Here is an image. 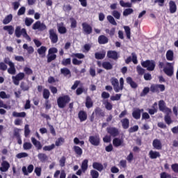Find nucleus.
<instances>
[{"instance_id": "obj_1", "label": "nucleus", "mask_w": 178, "mask_h": 178, "mask_svg": "<svg viewBox=\"0 0 178 178\" xmlns=\"http://www.w3.org/2000/svg\"><path fill=\"white\" fill-rule=\"evenodd\" d=\"M111 85L114 88V91L116 92H119V91H122L124 87V79L122 77L120 79V86H119V80L116 77H111L110 79Z\"/></svg>"}, {"instance_id": "obj_2", "label": "nucleus", "mask_w": 178, "mask_h": 178, "mask_svg": "<svg viewBox=\"0 0 178 178\" xmlns=\"http://www.w3.org/2000/svg\"><path fill=\"white\" fill-rule=\"evenodd\" d=\"M15 35L17 37V38H20L22 35L24 37V38H26L28 41H31V38L27 34V31H26V29H22V26H17L15 28Z\"/></svg>"}, {"instance_id": "obj_3", "label": "nucleus", "mask_w": 178, "mask_h": 178, "mask_svg": "<svg viewBox=\"0 0 178 178\" xmlns=\"http://www.w3.org/2000/svg\"><path fill=\"white\" fill-rule=\"evenodd\" d=\"M69 102H70V97L67 95L60 96L57 99V105L60 109L65 108Z\"/></svg>"}, {"instance_id": "obj_4", "label": "nucleus", "mask_w": 178, "mask_h": 178, "mask_svg": "<svg viewBox=\"0 0 178 178\" xmlns=\"http://www.w3.org/2000/svg\"><path fill=\"white\" fill-rule=\"evenodd\" d=\"M141 66H143V67H147V70H149V72H152L155 70V61L151 60L142 61Z\"/></svg>"}, {"instance_id": "obj_5", "label": "nucleus", "mask_w": 178, "mask_h": 178, "mask_svg": "<svg viewBox=\"0 0 178 178\" xmlns=\"http://www.w3.org/2000/svg\"><path fill=\"white\" fill-rule=\"evenodd\" d=\"M159 109L160 112H163V113H172V109L166 106V103L163 100L159 101Z\"/></svg>"}, {"instance_id": "obj_6", "label": "nucleus", "mask_w": 178, "mask_h": 178, "mask_svg": "<svg viewBox=\"0 0 178 178\" xmlns=\"http://www.w3.org/2000/svg\"><path fill=\"white\" fill-rule=\"evenodd\" d=\"M159 90L161 92L165 91V85L163 84H152L150 86L151 92L159 94Z\"/></svg>"}, {"instance_id": "obj_7", "label": "nucleus", "mask_w": 178, "mask_h": 178, "mask_svg": "<svg viewBox=\"0 0 178 178\" xmlns=\"http://www.w3.org/2000/svg\"><path fill=\"white\" fill-rule=\"evenodd\" d=\"M89 143L91 144V145L98 147V145L101 144V138H99V135L89 136Z\"/></svg>"}, {"instance_id": "obj_8", "label": "nucleus", "mask_w": 178, "mask_h": 178, "mask_svg": "<svg viewBox=\"0 0 178 178\" xmlns=\"http://www.w3.org/2000/svg\"><path fill=\"white\" fill-rule=\"evenodd\" d=\"M25 76L24 72H19L15 76H12L13 82L15 86H19V84H20V81L24 79Z\"/></svg>"}, {"instance_id": "obj_9", "label": "nucleus", "mask_w": 178, "mask_h": 178, "mask_svg": "<svg viewBox=\"0 0 178 178\" xmlns=\"http://www.w3.org/2000/svg\"><path fill=\"white\" fill-rule=\"evenodd\" d=\"M49 38L51 40V44H56L58 40V34L56 33V31L54 29H51L49 31Z\"/></svg>"}, {"instance_id": "obj_10", "label": "nucleus", "mask_w": 178, "mask_h": 178, "mask_svg": "<svg viewBox=\"0 0 178 178\" xmlns=\"http://www.w3.org/2000/svg\"><path fill=\"white\" fill-rule=\"evenodd\" d=\"M82 30L83 34H86V35H90V34H92V26L90 25V24L87 22L82 23Z\"/></svg>"}, {"instance_id": "obj_11", "label": "nucleus", "mask_w": 178, "mask_h": 178, "mask_svg": "<svg viewBox=\"0 0 178 178\" xmlns=\"http://www.w3.org/2000/svg\"><path fill=\"white\" fill-rule=\"evenodd\" d=\"M106 131L111 137H118L120 134L119 129L116 127H109L106 128Z\"/></svg>"}, {"instance_id": "obj_12", "label": "nucleus", "mask_w": 178, "mask_h": 178, "mask_svg": "<svg viewBox=\"0 0 178 178\" xmlns=\"http://www.w3.org/2000/svg\"><path fill=\"white\" fill-rule=\"evenodd\" d=\"M33 30H39L40 31H44L47 30V26L44 23H41L40 21L35 22L32 26Z\"/></svg>"}, {"instance_id": "obj_13", "label": "nucleus", "mask_w": 178, "mask_h": 178, "mask_svg": "<svg viewBox=\"0 0 178 178\" xmlns=\"http://www.w3.org/2000/svg\"><path fill=\"white\" fill-rule=\"evenodd\" d=\"M166 66H168V67H164L163 72L167 76H169V77H172L174 73L173 65L171 63H167Z\"/></svg>"}, {"instance_id": "obj_14", "label": "nucleus", "mask_w": 178, "mask_h": 178, "mask_svg": "<svg viewBox=\"0 0 178 178\" xmlns=\"http://www.w3.org/2000/svg\"><path fill=\"white\" fill-rule=\"evenodd\" d=\"M107 58L113 60H118L119 59V54L115 50H109L107 51Z\"/></svg>"}, {"instance_id": "obj_15", "label": "nucleus", "mask_w": 178, "mask_h": 178, "mask_svg": "<svg viewBox=\"0 0 178 178\" xmlns=\"http://www.w3.org/2000/svg\"><path fill=\"white\" fill-rule=\"evenodd\" d=\"M31 140L32 144L36 148L37 151H40V149H42V145L41 144V142H40V140H38L34 137H31Z\"/></svg>"}, {"instance_id": "obj_16", "label": "nucleus", "mask_w": 178, "mask_h": 178, "mask_svg": "<svg viewBox=\"0 0 178 178\" xmlns=\"http://www.w3.org/2000/svg\"><path fill=\"white\" fill-rule=\"evenodd\" d=\"M141 112H144V109L136 108L135 110H134L132 112V116L134 119H136V120H138V119H140Z\"/></svg>"}, {"instance_id": "obj_17", "label": "nucleus", "mask_w": 178, "mask_h": 178, "mask_svg": "<svg viewBox=\"0 0 178 178\" xmlns=\"http://www.w3.org/2000/svg\"><path fill=\"white\" fill-rule=\"evenodd\" d=\"M124 144V140L123 139H120L119 138H115L113 140V145L115 147L118 148V147L123 146Z\"/></svg>"}, {"instance_id": "obj_18", "label": "nucleus", "mask_w": 178, "mask_h": 178, "mask_svg": "<svg viewBox=\"0 0 178 178\" xmlns=\"http://www.w3.org/2000/svg\"><path fill=\"white\" fill-rule=\"evenodd\" d=\"M9 168H10V164L7 161H3L1 163V167H0V170L1 172H8L9 170Z\"/></svg>"}, {"instance_id": "obj_19", "label": "nucleus", "mask_w": 178, "mask_h": 178, "mask_svg": "<svg viewBox=\"0 0 178 178\" xmlns=\"http://www.w3.org/2000/svg\"><path fill=\"white\" fill-rule=\"evenodd\" d=\"M78 118L80 122H86L87 120V113L84 111H80L78 113Z\"/></svg>"}, {"instance_id": "obj_20", "label": "nucleus", "mask_w": 178, "mask_h": 178, "mask_svg": "<svg viewBox=\"0 0 178 178\" xmlns=\"http://www.w3.org/2000/svg\"><path fill=\"white\" fill-rule=\"evenodd\" d=\"M149 156L150 159H156L157 158H161V153H159V152L150 150L149 152Z\"/></svg>"}, {"instance_id": "obj_21", "label": "nucleus", "mask_w": 178, "mask_h": 178, "mask_svg": "<svg viewBox=\"0 0 178 178\" xmlns=\"http://www.w3.org/2000/svg\"><path fill=\"white\" fill-rule=\"evenodd\" d=\"M98 42L100 45H104L105 44H108L109 42V39L104 35H101L98 38Z\"/></svg>"}, {"instance_id": "obj_22", "label": "nucleus", "mask_w": 178, "mask_h": 178, "mask_svg": "<svg viewBox=\"0 0 178 178\" xmlns=\"http://www.w3.org/2000/svg\"><path fill=\"white\" fill-rule=\"evenodd\" d=\"M20 129H15L14 130V137H16L17 141L19 145H22V137L20 136Z\"/></svg>"}, {"instance_id": "obj_23", "label": "nucleus", "mask_w": 178, "mask_h": 178, "mask_svg": "<svg viewBox=\"0 0 178 178\" xmlns=\"http://www.w3.org/2000/svg\"><path fill=\"white\" fill-rule=\"evenodd\" d=\"M152 146L154 149H162V143L159 139H154L152 142Z\"/></svg>"}, {"instance_id": "obj_24", "label": "nucleus", "mask_w": 178, "mask_h": 178, "mask_svg": "<svg viewBox=\"0 0 178 178\" xmlns=\"http://www.w3.org/2000/svg\"><path fill=\"white\" fill-rule=\"evenodd\" d=\"M47 47L45 46H41L40 48L37 49V52L40 56H42V58L45 57V54H47Z\"/></svg>"}, {"instance_id": "obj_25", "label": "nucleus", "mask_w": 178, "mask_h": 178, "mask_svg": "<svg viewBox=\"0 0 178 178\" xmlns=\"http://www.w3.org/2000/svg\"><path fill=\"white\" fill-rule=\"evenodd\" d=\"M120 122L122 124V128L124 130H127L130 126V120H129L128 118H123L120 120Z\"/></svg>"}, {"instance_id": "obj_26", "label": "nucleus", "mask_w": 178, "mask_h": 178, "mask_svg": "<svg viewBox=\"0 0 178 178\" xmlns=\"http://www.w3.org/2000/svg\"><path fill=\"white\" fill-rule=\"evenodd\" d=\"M85 105L88 109H90L94 106V102L90 96L86 97Z\"/></svg>"}, {"instance_id": "obj_27", "label": "nucleus", "mask_w": 178, "mask_h": 178, "mask_svg": "<svg viewBox=\"0 0 178 178\" xmlns=\"http://www.w3.org/2000/svg\"><path fill=\"white\" fill-rule=\"evenodd\" d=\"M92 168L93 169L98 170V172H102L104 170V165L99 162H94L92 163Z\"/></svg>"}, {"instance_id": "obj_28", "label": "nucleus", "mask_w": 178, "mask_h": 178, "mask_svg": "<svg viewBox=\"0 0 178 178\" xmlns=\"http://www.w3.org/2000/svg\"><path fill=\"white\" fill-rule=\"evenodd\" d=\"M170 6V13H176L177 10V6H176V3L173 1H170L169 3Z\"/></svg>"}, {"instance_id": "obj_29", "label": "nucleus", "mask_w": 178, "mask_h": 178, "mask_svg": "<svg viewBox=\"0 0 178 178\" xmlns=\"http://www.w3.org/2000/svg\"><path fill=\"white\" fill-rule=\"evenodd\" d=\"M127 84H129L131 88H137V87H138V85L137 84V83L133 81V79L130 76H128L127 78Z\"/></svg>"}, {"instance_id": "obj_30", "label": "nucleus", "mask_w": 178, "mask_h": 178, "mask_svg": "<svg viewBox=\"0 0 178 178\" xmlns=\"http://www.w3.org/2000/svg\"><path fill=\"white\" fill-rule=\"evenodd\" d=\"M3 30L8 31L10 35H12L15 33V28L12 25H7L3 26Z\"/></svg>"}, {"instance_id": "obj_31", "label": "nucleus", "mask_w": 178, "mask_h": 178, "mask_svg": "<svg viewBox=\"0 0 178 178\" xmlns=\"http://www.w3.org/2000/svg\"><path fill=\"white\" fill-rule=\"evenodd\" d=\"M102 66L106 70H112V69H113V65L108 61L103 62Z\"/></svg>"}, {"instance_id": "obj_32", "label": "nucleus", "mask_w": 178, "mask_h": 178, "mask_svg": "<svg viewBox=\"0 0 178 178\" xmlns=\"http://www.w3.org/2000/svg\"><path fill=\"white\" fill-rule=\"evenodd\" d=\"M106 55V52L105 51H103L102 52H96L95 54V59L102 60L105 58Z\"/></svg>"}, {"instance_id": "obj_33", "label": "nucleus", "mask_w": 178, "mask_h": 178, "mask_svg": "<svg viewBox=\"0 0 178 178\" xmlns=\"http://www.w3.org/2000/svg\"><path fill=\"white\" fill-rule=\"evenodd\" d=\"M94 113H95L96 116H101L102 118L105 117V112L102 111V109H101L99 107H97L95 109Z\"/></svg>"}, {"instance_id": "obj_34", "label": "nucleus", "mask_w": 178, "mask_h": 178, "mask_svg": "<svg viewBox=\"0 0 178 178\" xmlns=\"http://www.w3.org/2000/svg\"><path fill=\"white\" fill-rule=\"evenodd\" d=\"M165 56H166L167 60L172 61L175 58V53H173V51L172 50H168L166 52Z\"/></svg>"}, {"instance_id": "obj_35", "label": "nucleus", "mask_w": 178, "mask_h": 178, "mask_svg": "<svg viewBox=\"0 0 178 178\" xmlns=\"http://www.w3.org/2000/svg\"><path fill=\"white\" fill-rule=\"evenodd\" d=\"M73 150L78 156H81L83 155V149H81V147L74 146Z\"/></svg>"}, {"instance_id": "obj_36", "label": "nucleus", "mask_w": 178, "mask_h": 178, "mask_svg": "<svg viewBox=\"0 0 178 178\" xmlns=\"http://www.w3.org/2000/svg\"><path fill=\"white\" fill-rule=\"evenodd\" d=\"M60 73L61 74H63L66 77V76H70V77L72 76V72H70V70L68 68L64 67L60 69Z\"/></svg>"}, {"instance_id": "obj_37", "label": "nucleus", "mask_w": 178, "mask_h": 178, "mask_svg": "<svg viewBox=\"0 0 178 178\" xmlns=\"http://www.w3.org/2000/svg\"><path fill=\"white\" fill-rule=\"evenodd\" d=\"M38 158L39 161H40V162H42V163L48 160V156H47V154L44 153H39L38 154Z\"/></svg>"}, {"instance_id": "obj_38", "label": "nucleus", "mask_w": 178, "mask_h": 178, "mask_svg": "<svg viewBox=\"0 0 178 178\" xmlns=\"http://www.w3.org/2000/svg\"><path fill=\"white\" fill-rule=\"evenodd\" d=\"M13 19V15L12 14H9L8 15L6 16L4 19L3 20V24H9L12 19Z\"/></svg>"}, {"instance_id": "obj_39", "label": "nucleus", "mask_w": 178, "mask_h": 178, "mask_svg": "<svg viewBox=\"0 0 178 178\" xmlns=\"http://www.w3.org/2000/svg\"><path fill=\"white\" fill-rule=\"evenodd\" d=\"M105 32L106 33V34H108L110 35V37H113V35H115V33H116V28L115 27H113L110 29H105Z\"/></svg>"}, {"instance_id": "obj_40", "label": "nucleus", "mask_w": 178, "mask_h": 178, "mask_svg": "<svg viewBox=\"0 0 178 178\" xmlns=\"http://www.w3.org/2000/svg\"><path fill=\"white\" fill-rule=\"evenodd\" d=\"M26 112H21V113H17V111H13V118H26Z\"/></svg>"}, {"instance_id": "obj_41", "label": "nucleus", "mask_w": 178, "mask_h": 178, "mask_svg": "<svg viewBox=\"0 0 178 178\" xmlns=\"http://www.w3.org/2000/svg\"><path fill=\"white\" fill-rule=\"evenodd\" d=\"M170 113H165L164 116V120L167 124H172L173 123V120H172V118H170Z\"/></svg>"}, {"instance_id": "obj_42", "label": "nucleus", "mask_w": 178, "mask_h": 178, "mask_svg": "<svg viewBox=\"0 0 178 178\" xmlns=\"http://www.w3.org/2000/svg\"><path fill=\"white\" fill-rule=\"evenodd\" d=\"M42 95H43V98L44 99H46V101L48 100L49 99L50 95H51V92H49V90H48L47 88H44L43 90Z\"/></svg>"}, {"instance_id": "obj_43", "label": "nucleus", "mask_w": 178, "mask_h": 178, "mask_svg": "<svg viewBox=\"0 0 178 178\" xmlns=\"http://www.w3.org/2000/svg\"><path fill=\"white\" fill-rule=\"evenodd\" d=\"M81 168L83 172H86V170H87V169H88V159H85L82 162Z\"/></svg>"}, {"instance_id": "obj_44", "label": "nucleus", "mask_w": 178, "mask_h": 178, "mask_svg": "<svg viewBox=\"0 0 178 178\" xmlns=\"http://www.w3.org/2000/svg\"><path fill=\"white\" fill-rule=\"evenodd\" d=\"M10 67L8 69V73L9 74H16V67H15V63L9 65Z\"/></svg>"}, {"instance_id": "obj_45", "label": "nucleus", "mask_w": 178, "mask_h": 178, "mask_svg": "<svg viewBox=\"0 0 178 178\" xmlns=\"http://www.w3.org/2000/svg\"><path fill=\"white\" fill-rule=\"evenodd\" d=\"M65 143V138L63 137L58 138L55 143L56 147H60L63 144Z\"/></svg>"}, {"instance_id": "obj_46", "label": "nucleus", "mask_w": 178, "mask_h": 178, "mask_svg": "<svg viewBox=\"0 0 178 178\" xmlns=\"http://www.w3.org/2000/svg\"><path fill=\"white\" fill-rule=\"evenodd\" d=\"M124 31H125V33L127 35V38L128 40H130V38H131V32L130 31V27L125 26H124Z\"/></svg>"}, {"instance_id": "obj_47", "label": "nucleus", "mask_w": 178, "mask_h": 178, "mask_svg": "<svg viewBox=\"0 0 178 178\" xmlns=\"http://www.w3.org/2000/svg\"><path fill=\"white\" fill-rule=\"evenodd\" d=\"M107 20L109 22V23H111V24H113V26H118V23L112 15H108Z\"/></svg>"}, {"instance_id": "obj_48", "label": "nucleus", "mask_w": 178, "mask_h": 178, "mask_svg": "<svg viewBox=\"0 0 178 178\" xmlns=\"http://www.w3.org/2000/svg\"><path fill=\"white\" fill-rule=\"evenodd\" d=\"M23 148L25 151L31 149V148H33V144H31L30 142H25L23 145Z\"/></svg>"}, {"instance_id": "obj_49", "label": "nucleus", "mask_w": 178, "mask_h": 178, "mask_svg": "<svg viewBox=\"0 0 178 178\" xmlns=\"http://www.w3.org/2000/svg\"><path fill=\"white\" fill-rule=\"evenodd\" d=\"M111 15L117 20H120V19L121 14H120V13L119 11H118L116 10H114L112 11Z\"/></svg>"}, {"instance_id": "obj_50", "label": "nucleus", "mask_w": 178, "mask_h": 178, "mask_svg": "<svg viewBox=\"0 0 178 178\" xmlns=\"http://www.w3.org/2000/svg\"><path fill=\"white\" fill-rule=\"evenodd\" d=\"M20 88L22 91H29L30 90V86L27 85L25 82L22 81L20 84Z\"/></svg>"}, {"instance_id": "obj_51", "label": "nucleus", "mask_w": 178, "mask_h": 178, "mask_svg": "<svg viewBox=\"0 0 178 178\" xmlns=\"http://www.w3.org/2000/svg\"><path fill=\"white\" fill-rule=\"evenodd\" d=\"M55 59H56V54H47V63H51Z\"/></svg>"}, {"instance_id": "obj_52", "label": "nucleus", "mask_w": 178, "mask_h": 178, "mask_svg": "<svg viewBox=\"0 0 178 178\" xmlns=\"http://www.w3.org/2000/svg\"><path fill=\"white\" fill-rule=\"evenodd\" d=\"M61 64L63 66H67V65H72V59L70 58L63 59Z\"/></svg>"}, {"instance_id": "obj_53", "label": "nucleus", "mask_w": 178, "mask_h": 178, "mask_svg": "<svg viewBox=\"0 0 178 178\" xmlns=\"http://www.w3.org/2000/svg\"><path fill=\"white\" fill-rule=\"evenodd\" d=\"M133 12H134V10H133V8H126L124 11H123V16L127 17L129 16V15H131V13H133Z\"/></svg>"}, {"instance_id": "obj_54", "label": "nucleus", "mask_w": 178, "mask_h": 178, "mask_svg": "<svg viewBox=\"0 0 178 178\" xmlns=\"http://www.w3.org/2000/svg\"><path fill=\"white\" fill-rule=\"evenodd\" d=\"M136 72H138V74H139L140 76H143V74L145 73V70L141 67V66L138 65L136 67Z\"/></svg>"}, {"instance_id": "obj_55", "label": "nucleus", "mask_w": 178, "mask_h": 178, "mask_svg": "<svg viewBox=\"0 0 178 178\" xmlns=\"http://www.w3.org/2000/svg\"><path fill=\"white\" fill-rule=\"evenodd\" d=\"M90 176L92 177V178H98L99 177V172H98V171L95 170H92L90 171Z\"/></svg>"}, {"instance_id": "obj_56", "label": "nucleus", "mask_w": 178, "mask_h": 178, "mask_svg": "<svg viewBox=\"0 0 178 178\" xmlns=\"http://www.w3.org/2000/svg\"><path fill=\"white\" fill-rule=\"evenodd\" d=\"M70 20L71 22V29H76V27H77V21H76V19L73 17H71Z\"/></svg>"}, {"instance_id": "obj_57", "label": "nucleus", "mask_w": 178, "mask_h": 178, "mask_svg": "<svg viewBox=\"0 0 178 178\" xmlns=\"http://www.w3.org/2000/svg\"><path fill=\"white\" fill-rule=\"evenodd\" d=\"M52 149H55V144H51V145L43 147V151H52Z\"/></svg>"}, {"instance_id": "obj_58", "label": "nucleus", "mask_w": 178, "mask_h": 178, "mask_svg": "<svg viewBox=\"0 0 178 178\" xmlns=\"http://www.w3.org/2000/svg\"><path fill=\"white\" fill-rule=\"evenodd\" d=\"M33 23H34V19H33V18H26L25 19V24L28 27H30V26H31V24H33Z\"/></svg>"}, {"instance_id": "obj_59", "label": "nucleus", "mask_w": 178, "mask_h": 178, "mask_svg": "<svg viewBox=\"0 0 178 178\" xmlns=\"http://www.w3.org/2000/svg\"><path fill=\"white\" fill-rule=\"evenodd\" d=\"M48 54L49 55H55V54H58V49L56 47H51L49 49Z\"/></svg>"}, {"instance_id": "obj_60", "label": "nucleus", "mask_w": 178, "mask_h": 178, "mask_svg": "<svg viewBox=\"0 0 178 178\" xmlns=\"http://www.w3.org/2000/svg\"><path fill=\"white\" fill-rule=\"evenodd\" d=\"M58 31L60 34H66V33H67V29H66V27L65 26H59Z\"/></svg>"}, {"instance_id": "obj_61", "label": "nucleus", "mask_w": 178, "mask_h": 178, "mask_svg": "<svg viewBox=\"0 0 178 178\" xmlns=\"http://www.w3.org/2000/svg\"><path fill=\"white\" fill-rule=\"evenodd\" d=\"M138 125H134L129 129V133H136V131H138Z\"/></svg>"}, {"instance_id": "obj_62", "label": "nucleus", "mask_w": 178, "mask_h": 178, "mask_svg": "<svg viewBox=\"0 0 178 178\" xmlns=\"http://www.w3.org/2000/svg\"><path fill=\"white\" fill-rule=\"evenodd\" d=\"M105 105V108L107 111H112V108H113V106L112 105V104L108 101H106L104 103Z\"/></svg>"}, {"instance_id": "obj_63", "label": "nucleus", "mask_w": 178, "mask_h": 178, "mask_svg": "<svg viewBox=\"0 0 178 178\" xmlns=\"http://www.w3.org/2000/svg\"><path fill=\"white\" fill-rule=\"evenodd\" d=\"M171 169L175 173H178V163H174L171 165Z\"/></svg>"}, {"instance_id": "obj_64", "label": "nucleus", "mask_w": 178, "mask_h": 178, "mask_svg": "<svg viewBox=\"0 0 178 178\" xmlns=\"http://www.w3.org/2000/svg\"><path fill=\"white\" fill-rule=\"evenodd\" d=\"M160 177L161 178H172V175L165 172H163L160 174Z\"/></svg>"}]
</instances>
